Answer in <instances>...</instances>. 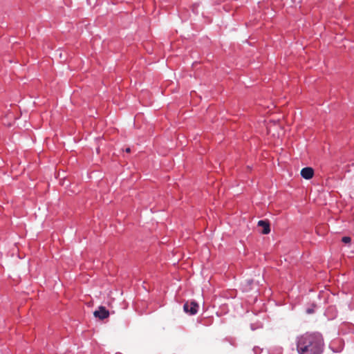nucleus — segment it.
Returning a JSON list of instances; mask_svg holds the SVG:
<instances>
[{"label":"nucleus","instance_id":"nucleus-2","mask_svg":"<svg viewBox=\"0 0 354 354\" xmlns=\"http://www.w3.org/2000/svg\"><path fill=\"white\" fill-rule=\"evenodd\" d=\"M198 304L194 301H187L183 306V310L186 313L195 315L198 312Z\"/></svg>","mask_w":354,"mask_h":354},{"label":"nucleus","instance_id":"nucleus-3","mask_svg":"<svg viewBox=\"0 0 354 354\" xmlns=\"http://www.w3.org/2000/svg\"><path fill=\"white\" fill-rule=\"evenodd\" d=\"M95 317L103 320L109 316V312L104 306H100L97 310L93 313Z\"/></svg>","mask_w":354,"mask_h":354},{"label":"nucleus","instance_id":"nucleus-4","mask_svg":"<svg viewBox=\"0 0 354 354\" xmlns=\"http://www.w3.org/2000/svg\"><path fill=\"white\" fill-rule=\"evenodd\" d=\"M314 175V170L311 167H305L303 168L301 171V176L306 179L309 180L313 177Z\"/></svg>","mask_w":354,"mask_h":354},{"label":"nucleus","instance_id":"nucleus-5","mask_svg":"<svg viewBox=\"0 0 354 354\" xmlns=\"http://www.w3.org/2000/svg\"><path fill=\"white\" fill-rule=\"evenodd\" d=\"M258 226L263 229L261 232L263 234H268L270 232V223L268 221L261 220L258 222Z\"/></svg>","mask_w":354,"mask_h":354},{"label":"nucleus","instance_id":"nucleus-7","mask_svg":"<svg viewBox=\"0 0 354 354\" xmlns=\"http://www.w3.org/2000/svg\"><path fill=\"white\" fill-rule=\"evenodd\" d=\"M125 151H126L127 153H130V151H131V149H130L129 147H128V148H127V149H125Z\"/></svg>","mask_w":354,"mask_h":354},{"label":"nucleus","instance_id":"nucleus-6","mask_svg":"<svg viewBox=\"0 0 354 354\" xmlns=\"http://www.w3.org/2000/svg\"><path fill=\"white\" fill-rule=\"evenodd\" d=\"M351 239L349 236H344L342 239V241L344 243H349L351 242Z\"/></svg>","mask_w":354,"mask_h":354},{"label":"nucleus","instance_id":"nucleus-1","mask_svg":"<svg viewBox=\"0 0 354 354\" xmlns=\"http://www.w3.org/2000/svg\"><path fill=\"white\" fill-rule=\"evenodd\" d=\"M324 341L319 333H305L297 338V350L299 354H321Z\"/></svg>","mask_w":354,"mask_h":354},{"label":"nucleus","instance_id":"nucleus-8","mask_svg":"<svg viewBox=\"0 0 354 354\" xmlns=\"http://www.w3.org/2000/svg\"><path fill=\"white\" fill-rule=\"evenodd\" d=\"M252 282V281H250V280H248V281H246L247 285H248V286H249V285H250V283H251Z\"/></svg>","mask_w":354,"mask_h":354}]
</instances>
